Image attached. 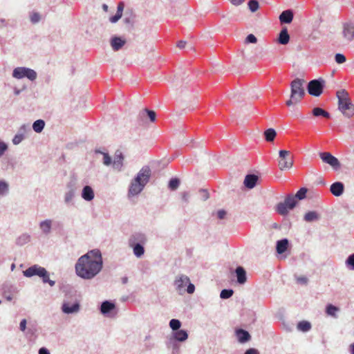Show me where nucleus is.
<instances>
[{
  "instance_id": "obj_1",
  "label": "nucleus",
  "mask_w": 354,
  "mask_h": 354,
  "mask_svg": "<svg viewBox=\"0 0 354 354\" xmlns=\"http://www.w3.org/2000/svg\"><path fill=\"white\" fill-rule=\"evenodd\" d=\"M103 259L99 249H93L79 257L75 265L76 274L85 280L95 278L102 270Z\"/></svg>"
},
{
  "instance_id": "obj_2",
  "label": "nucleus",
  "mask_w": 354,
  "mask_h": 354,
  "mask_svg": "<svg viewBox=\"0 0 354 354\" xmlns=\"http://www.w3.org/2000/svg\"><path fill=\"white\" fill-rule=\"evenodd\" d=\"M151 174V171L149 167L144 166L140 169L129 184L128 189V196L129 198L138 196L142 192L149 183Z\"/></svg>"
},
{
  "instance_id": "obj_3",
  "label": "nucleus",
  "mask_w": 354,
  "mask_h": 354,
  "mask_svg": "<svg viewBox=\"0 0 354 354\" xmlns=\"http://www.w3.org/2000/svg\"><path fill=\"white\" fill-rule=\"evenodd\" d=\"M147 243V237L145 233L136 232L128 239V245L132 249L134 256L141 258L145 254V245Z\"/></svg>"
},
{
  "instance_id": "obj_4",
  "label": "nucleus",
  "mask_w": 354,
  "mask_h": 354,
  "mask_svg": "<svg viewBox=\"0 0 354 354\" xmlns=\"http://www.w3.org/2000/svg\"><path fill=\"white\" fill-rule=\"evenodd\" d=\"M338 109L347 118L354 115V104L351 102L348 93L345 89L337 91Z\"/></svg>"
},
{
  "instance_id": "obj_5",
  "label": "nucleus",
  "mask_w": 354,
  "mask_h": 354,
  "mask_svg": "<svg viewBox=\"0 0 354 354\" xmlns=\"http://www.w3.org/2000/svg\"><path fill=\"white\" fill-rule=\"evenodd\" d=\"M23 274L26 277H32L38 276L41 278L43 283H48L51 287L54 286L55 281L50 280L49 278V273L46 268L37 264H35L26 270L23 271Z\"/></svg>"
},
{
  "instance_id": "obj_6",
  "label": "nucleus",
  "mask_w": 354,
  "mask_h": 354,
  "mask_svg": "<svg viewBox=\"0 0 354 354\" xmlns=\"http://www.w3.org/2000/svg\"><path fill=\"white\" fill-rule=\"evenodd\" d=\"M340 39L344 43H350L354 39V21H347L342 24L339 34Z\"/></svg>"
},
{
  "instance_id": "obj_7",
  "label": "nucleus",
  "mask_w": 354,
  "mask_h": 354,
  "mask_svg": "<svg viewBox=\"0 0 354 354\" xmlns=\"http://www.w3.org/2000/svg\"><path fill=\"white\" fill-rule=\"evenodd\" d=\"M278 165L280 170L290 169L293 165V157L287 150L279 151Z\"/></svg>"
},
{
  "instance_id": "obj_8",
  "label": "nucleus",
  "mask_w": 354,
  "mask_h": 354,
  "mask_svg": "<svg viewBox=\"0 0 354 354\" xmlns=\"http://www.w3.org/2000/svg\"><path fill=\"white\" fill-rule=\"evenodd\" d=\"M12 77L16 79L28 78L30 81H34L37 77L35 71L27 67H17L12 71Z\"/></svg>"
},
{
  "instance_id": "obj_9",
  "label": "nucleus",
  "mask_w": 354,
  "mask_h": 354,
  "mask_svg": "<svg viewBox=\"0 0 354 354\" xmlns=\"http://www.w3.org/2000/svg\"><path fill=\"white\" fill-rule=\"evenodd\" d=\"M304 81L297 78L291 84V98L297 100H301L305 95V91L303 86Z\"/></svg>"
},
{
  "instance_id": "obj_10",
  "label": "nucleus",
  "mask_w": 354,
  "mask_h": 354,
  "mask_svg": "<svg viewBox=\"0 0 354 354\" xmlns=\"http://www.w3.org/2000/svg\"><path fill=\"white\" fill-rule=\"evenodd\" d=\"M66 189L64 194V203L66 205H74L77 187L75 183L71 181L66 184Z\"/></svg>"
},
{
  "instance_id": "obj_11",
  "label": "nucleus",
  "mask_w": 354,
  "mask_h": 354,
  "mask_svg": "<svg viewBox=\"0 0 354 354\" xmlns=\"http://www.w3.org/2000/svg\"><path fill=\"white\" fill-rule=\"evenodd\" d=\"M61 310L62 312L66 315L76 314L80 310V304L77 299L71 301L64 299L61 306Z\"/></svg>"
},
{
  "instance_id": "obj_12",
  "label": "nucleus",
  "mask_w": 354,
  "mask_h": 354,
  "mask_svg": "<svg viewBox=\"0 0 354 354\" xmlns=\"http://www.w3.org/2000/svg\"><path fill=\"white\" fill-rule=\"evenodd\" d=\"M297 204V201L292 195H288L284 202L277 205V210L281 215H286L289 209H293Z\"/></svg>"
},
{
  "instance_id": "obj_13",
  "label": "nucleus",
  "mask_w": 354,
  "mask_h": 354,
  "mask_svg": "<svg viewBox=\"0 0 354 354\" xmlns=\"http://www.w3.org/2000/svg\"><path fill=\"white\" fill-rule=\"evenodd\" d=\"M325 85V81L322 79L311 80L308 84V91L310 95L318 97L323 91Z\"/></svg>"
},
{
  "instance_id": "obj_14",
  "label": "nucleus",
  "mask_w": 354,
  "mask_h": 354,
  "mask_svg": "<svg viewBox=\"0 0 354 354\" xmlns=\"http://www.w3.org/2000/svg\"><path fill=\"white\" fill-rule=\"evenodd\" d=\"M319 156L322 160L329 165L333 169L337 171L341 168V163L339 160L329 152H320Z\"/></svg>"
},
{
  "instance_id": "obj_15",
  "label": "nucleus",
  "mask_w": 354,
  "mask_h": 354,
  "mask_svg": "<svg viewBox=\"0 0 354 354\" xmlns=\"http://www.w3.org/2000/svg\"><path fill=\"white\" fill-rule=\"evenodd\" d=\"M189 281V278L185 274H179L176 277L174 285L179 295L185 292V286Z\"/></svg>"
},
{
  "instance_id": "obj_16",
  "label": "nucleus",
  "mask_w": 354,
  "mask_h": 354,
  "mask_svg": "<svg viewBox=\"0 0 354 354\" xmlns=\"http://www.w3.org/2000/svg\"><path fill=\"white\" fill-rule=\"evenodd\" d=\"M115 308V305L111 301H104L100 306V313L107 317H113L111 313Z\"/></svg>"
},
{
  "instance_id": "obj_17",
  "label": "nucleus",
  "mask_w": 354,
  "mask_h": 354,
  "mask_svg": "<svg viewBox=\"0 0 354 354\" xmlns=\"http://www.w3.org/2000/svg\"><path fill=\"white\" fill-rule=\"evenodd\" d=\"M53 222V220L50 218L39 222V227L42 234L48 236L51 233Z\"/></svg>"
},
{
  "instance_id": "obj_18",
  "label": "nucleus",
  "mask_w": 354,
  "mask_h": 354,
  "mask_svg": "<svg viewBox=\"0 0 354 354\" xmlns=\"http://www.w3.org/2000/svg\"><path fill=\"white\" fill-rule=\"evenodd\" d=\"M188 337L187 331L180 329L175 332H172L171 335L169 337L174 339L178 342H184L188 339Z\"/></svg>"
},
{
  "instance_id": "obj_19",
  "label": "nucleus",
  "mask_w": 354,
  "mask_h": 354,
  "mask_svg": "<svg viewBox=\"0 0 354 354\" xmlns=\"http://www.w3.org/2000/svg\"><path fill=\"white\" fill-rule=\"evenodd\" d=\"M81 196L86 201H91L95 197L93 189L89 185H85L82 190Z\"/></svg>"
},
{
  "instance_id": "obj_20",
  "label": "nucleus",
  "mask_w": 354,
  "mask_h": 354,
  "mask_svg": "<svg viewBox=\"0 0 354 354\" xmlns=\"http://www.w3.org/2000/svg\"><path fill=\"white\" fill-rule=\"evenodd\" d=\"M125 43V39L120 37L114 36L111 39V46L115 51H118L121 49Z\"/></svg>"
},
{
  "instance_id": "obj_21",
  "label": "nucleus",
  "mask_w": 354,
  "mask_h": 354,
  "mask_svg": "<svg viewBox=\"0 0 354 354\" xmlns=\"http://www.w3.org/2000/svg\"><path fill=\"white\" fill-rule=\"evenodd\" d=\"M235 333L238 341L241 344L248 342L251 338L250 333L241 328L236 330Z\"/></svg>"
},
{
  "instance_id": "obj_22",
  "label": "nucleus",
  "mask_w": 354,
  "mask_h": 354,
  "mask_svg": "<svg viewBox=\"0 0 354 354\" xmlns=\"http://www.w3.org/2000/svg\"><path fill=\"white\" fill-rule=\"evenodd\" d=\"M344 189V185L342 182H335L330 185V191L335 196H341Z\"/></svg>"
},
{
  "instance_id": "obj_23",
  "label": "nucleus",
  "mask_w": 354,
  "mask_h": 354,
  "mask_svg": "<svg viewBox=\"0 0 354 354\" xmlns=\"http://www.w3.org/2000/svg\"><path fill=\"white\" fill-rule=\"evenodd\" d=\"M124 157L122 153H115L113 161H112V167L116 171H121L123 167Z\"/></svg>"
},
{
  "instance_id": "obj_24",
  "label": "nucleus",
  "mask_w": 354,
  "mask_h": 354,
  "mask_svg": "<svg viewBox=\"0 0 354 354\" xmlns=\"http://www.w3.org/2000/svg\"><path fill=\"white\" fill-rule=\"evenodd\" d=\"M235 274L237 282L239 284H243L246 282L247 277L246 272L242 266H238L235 270Z\"/></svg>"
},
{
  "instance_id": "obj_25",
  "label": "nucleus",
  "mask_w": 354,
  "mask_h": 354,
  "mask_svg": "<svg viewBox=\"0 0 354 354\" xmlns=\"http://www.w3.org/2000/svg\"><path fill=\"white\" fill-rule=\"evenodd\" d=\"M279 20L282 24H290L293 19V12L290 10L283 11L279 15Z\"/></svg>"
},
{
  "instance_id": "obj_26",
  "label": "nucleus",
  "mask_w": 354,
  "mask_h": 354,
  "mask_svg": "<svg viewBox=\"0 0 354 354\" xmlns=\"http://www.w3.org/2000/svg\"><path fill=\"white\" fill-rule=\"evenodd\" d=\"M258 180V176L254 174H248L244 180V185L248 189H252L255 187Z\"/></svg>"
},
{
  "instance_id": "obj_27",
  "label": "nucleus",
  "mask_w": 354,
  "mask_h": 354,
  "mask_svg": "<svg viewBox=\"0 0 354 354\" xmlns=\"http://www.w3.org/2000/svg\"><path fill=\"white\" fill-rule=\"evenodd\" d=\"M167 348L171 349L172 354H177L180 351V345L178 342L174 339L169 337L167 341L165 342Z\"/></svg>"
},
{
  "instance_id": "obj_28",
  "label": "nucleus",
  "mask_w": 354,
  "mask_h": 354,
  "mask_svg": "<svg viewBox=\"0 0 354 354\" xmlns=\"http://www.w3.org/2000/svg\"><path fill=\"white\" fill-rule=\"evenodd\" d=\"M288 240L283 239L277 241L276 250L278 254H283L285 252L288 247Z\"/></svg>"
},
{
  "instance_id": "obj_29",
  "label": "nucleus",
  "mask_w": 354,
  "mask_h": 354,
  "mask_svg": "<svg viewBox=\"0 0 354 354\" xmlns=\"http://www.w3.org/2000/svg\"><path fill=\"white\" fill-rule=\"evenodd\" d=\"M290 36L286 28L282 29L279 35L278 42L281 44L285 45L289 42Z\"/></svg>"
},
{
  "instance_id": "obj_30",
  "label": "nucleus",
  "mask_w": 354,
  "mask_h": 354,
  "mask_svg": "<svg viewBox=\"0 0 354 354\" xmlns=\"http://www.w3.org/2000/svg\"><path fill=\"white\" fill-rule=\"evenodd\" d=\"M31 236L28 233L20 235L16 240V244L20 246L24 245L30 241Z\"/></svg>"
},
{
  "instance_id": "obj_31",
  "label": "nucleus",
  "mask_w": 354,
  "mask_h": 354,
  "mask_svg": "<svg viewBox=\"0 0 354 354\" xmlns=\"http://www.w3.org/2000/svg\"><path fill=\"white\" fill-rule=\"evenodd\" d=\"M313 115L315 117L322 116L326 118H329L330 115L328 112L324 110L320 107H315L312 111Z\"/></svg>"
},
{
  "instance_id": "obj_32",
  "label": "nucleus",
  "mask_w": 354,
  "mask_h": 354,
  "mask_svg": "<svg viewBox=\"0 0 354 354\" xmlns=\"http://www.w3.org/2000/svg\"><path fill=\"white\" fill-rule=\"evenodd\" d=\"M276 136L277 132L272 128L268 129L264 131V137L266 140L268 142H272L274 140Z\"/></svg>"
},
{
  "instance_id": "obj_33",
  "label": "nucleus",
  "mask_w": 354,
  "mask_h": 354,
  "mask_svg": "<svg viewBox=\"0 0 354 354\" xmlns=\"http://www.w3.org/2000/svg\"><path fill=\"white\" fill-rule=\"evenodd\" d=\"M304 220L306 222H313L319 218V215L315 211H310L304 215Z\"/></svg>"
},
{
  "instance_id": "obj_34",
  "label": "nucleus",
  "mask_w": 354,
  "mask_h": 354,
  "mask_svg": "<svg viewBox=\"0 0 354 354\" xmlns=\"http://www.w3.org/2000/svg\"><path fill=\"white\" fill-rule=\"evenodd\" d=\"M297 328L299 331L308 332L311 328V324L308 321H301L297 324Z\"/></svg>"
},
{
  "instance_id": "obj_35",
  "label": "nucleus",
  "mask_w": 354,
  "mask_h": 354,
  "mask_svg": "<svg viewBox=\"0 0 354 354\" xmlns=\"http://www.w3.org/2000/svg\"><path fill=\"white\" fill-rule=\"evenodd\" d=\"M45 122L43 120H37L32 124V129L36 133H40L43 131Z\"/></svg>"
},
{
  "instance_id": "obj_36",
  "label": "nucleus",
  "mask_w": 354,
  "mask_h": 354,
  "mask_svg": "<svg viewBox=\"0 0 354 354\" xmlns=\"http://www.w3.org/2000/svg\"><path fill=\"white\" fill-rule=\"evenodd\" d=\"M96 153H101L103 155V164L106 166H109L112 164V159L107 153L101 151L100 149L95 150Z\"/></svg>"
},
{
  "instance_id": "obj_37",
  "label": "nucleus",
  "mask_w": 354,
  "mask_h": 354,
  "mask_svg": "<svg viewBox=\"0 0 354 354\" xmlns=\"http://www.w3.org/2000/svg\"><path fill=\"white\" fill-rule=\"evenodd\" d=\"M30 131V125L28 124H24L20 126V127L17 130V133L21 134L24 138H26V136L28 132Z\"/></svg>"
},
{
  "instance_id": "obj_38",
  "label": "nucleus",
  "mask_w": 354,
  "mask_h": 354,
  "mask_svg": "<svg viewBox=\"0 0 354 354\" xmlns=\"http://www.w3.org/2000/svg\"><path fill=\"white\" fill-rule=\"evenodd\" d=\"M181 322L177 319H172L169 322V327L171 328L173 332L180 330Z\"/></svg>"
},
{
  "instance_id": "obj_39",
  "label": "nucleus",
  "mask_w": 354,
  "mask_h": 354,
  "mask_svg": "<svg viewBox=\"0 0 354 354\" xmlns=\"http://www.w3.org/2000/svg\"><path fill=\"white\" fill-rule=\"evenodd\" d=\"M338 311H339V308L332 304H328L326 306V313L330 316L336 317H337L336 313Z\"/></svg>"
},
{
  "instance_id": "obj_40",
  "label": "nucleus",
  "mask_w": 354,
  "mask_h": 354,
  "mask_svg": "<svg viewBox=\"0 0 354 354\" xmlns=\"http://www.w3.org/2000/svg\"><path fill=\"white\" fill-rule=\"evenodd\" d=\"M9 185L5 180H0V195L5 196L8 193Z\"/></svg>"
},
{
  "instance_id": "obj_41",
  "label": "nucleus",
  "mask_w": 354,
  "mask_h": 354,
  "mask_svg": "<svg viewBox=\"0 0 354 354\" xmlns=\"http://www.w3.org/2000/svg\"><path fill=\"white\" fill-rule=\"evenodd\" d=\"M180 185V180L177 178H171L169 182L168 187L171 190H176Z\"/></svg>"
},
{
  "instance_id": "obj_42",
  "label": "nucleus",
  "mask_w": 354,
  "mask_h": 354,
  "mask_svg": "<svg viewBox=\"0 0 354 354\" xmlns=\"http://www.w3.org/2000/svg\"><path fill=\"white\" fill-rule=\"evenodd\" d=\"M307 191L308 189L306 187H302L296 193L295 196L293 197L296 201L297 199L302 200L306 198Z\"/></svg>"
},
{
  "instance_id": "obj_43",
  "label": "nucleus",
  "mask_w": 354,
  "mask_h": 354,
  "mask_svg": "<svg viewBox=\"0 0 354 354\" xmlns=\"http://www.w3.org/2000/svg\"><path fill=\"white\" fill-rule=\"evenodd\" d=\"M345 263L349 270H354V253L347 257Z\"/></svg>"
},
{
  "instance_id": "obj_44",
  "label": "nucleus",
  "mask_w": 354,
  "mask_h": 354,
  "mask_svg": "<svg viewBox=\"0 0 354 354\" xmlns=\"http://www.w3.org/2000/svg\"><path fill=\"white\" fill-rule=\"evenodd\" d=\"M234 291L232 289H223L220 293L221 299H226L230 298L233 295Z\"/></svg>"
},
{
  "instance_id": "obj_45",
  "label": "nucleus",
  "mask_w": 354,
  "mask_h": 354,
  "mask_svg": "<svg viewBox=\"0 0 354 354\" xmlns=\"http://www.w3.org/2000/svg\"><path fill=\"white\" fill-rule=\"evenodd\" d=\"M41 17L39 12H32L30 14V20L32 24H37L40 21Z\"/></svg>"
},
{
  "instance_id": "obj_46",
  "label": "nucleus",
  "mask_w": 354,
  "mask_h": 354,
  "mask_svg": "<svg viewBox=\"0 0 354 354\" xmlns=\"http://www.w3.org/2000/svg\"><path fill=\"white\" fill-rule=\"evenodd\" d=\"M26 138L21 134L16 133L12 139V142L14 145H19Z\"/></svg>"
},
{
  "instance_id": "obj_47",
  "label": "nucleus",
  "mask_w": 354,
  "mask_h": 354,
  "mask_svg": "<svg viewBox=\"0 0 354 354\" xmlns=\"http://www.w3.org/2000/svg\"><path fill=\"white\" fill-rule=\"evenodd\" d=\"M8 145L5 141L0 139V158L4 156L5 153L8 151Z\"/></svg>"
},
{
  "instance_id": "obj_48",
  "label": "nucleus",
  "mask_w": 354,
  "mask_h": 354,
  "mask_svg": "<svg viewBox=\"0 0 354 354\" xmlns=\"http://www.w3.org/2000/svg\"><path fill=\"white\" fill-rule=\"evenodd\" d=\"M248 7L251 12H254L259 7V2L257 0H250L248 2Z\"/></svg>"
},
{
  "instance_id": "obj_49",
  "label": "nucleus",
  "mask_w": 354,
  "mask_h": 354,
  "mask_svg": "<svg viewBox=\"0 0 354 354\" xmlns=\"http://www.w3.org/2000/svg\"><path fill=\"white\" fill-rule=\"evenodd\" d=\"M335 60L337 64H340L344 63L346 59L344 55L342 53H337L335 55Z\"/></svg>"
},
{
  "instance_id": "obj_50",
  "label": "nucleus",
  "mask_w": 354,
  "mask_h": 354,
  "mask_svg": "<svg viewBox=\"0 0 354 354\" xmlns=\"http://www.w3.org/2000/svg\"><path fill=\"white\" fill-rule=\"evenodd\" d=\"M257 41V37L253 34H250L246 37L245 42L254 44Z\"/></svg>"
},
{
  "instance_id": "obj_51",
  "label": "nucleus",
  "mask_w": 354,
  "mask_h": 354,
  "mask_svg": "<svg viewBox=\"0 0 354 354\" xmlns=\"http://www.w3.org/2000/svg\"><path fill=\"white\" fill-rule=\"evenodd\" d=\"M145 111L147 112L150 120L151 122H154L156 120V113L153 111L146 109Z\"/></svg>"
},
{
  "instance_id": "obj_52",
  "label": "nucleus",
  "mask_w": 354,
  "mask_h": 354,
  "mask_svg": "<svg viewBox=\"0 0 354 354\" xmlns=\"http://www.w3.org/2000/svg\"><path fill=\"white\" fill-rule=\"evenodd\" d=\"M187 289L185 290V291L187 292V293L189 294H193L195 291V286L193 283H192L190 282V281H189V283L187 284Z\"/></svg>"
},
{
  "instance_id": "obj_53",
  "label": "nucleus",
  "mask_w": 354,
  "mask_h": 354,
  "mask_svg": "<svg viewBox=\"0 0 354 354\" xmlns=\"http://www.w3.org/2000/svg\"><path fill=\"white\" fill-rule=\"evenodd\" d=\"M181 199L185 203H188L189 200V194L187 192H182Z\"/></svg>"
},
{
  "instance_id": "obj_54",
  "label": "nucleus",
  "mask_w": 354,
  "mask_h": 354,
  "mask_svg": "<svg viewBox=\"0 0 354 354\" xmlns=\"http://www.w3.org/2000/svg\"><path fill=\"white\" fill-rule=\"evenodd\" d=\"M124 3L123 2H120L118 3V7H117V12H116V13L119 14L121 16H122V12H123V10H124Z\"/></svg>"
},
{
  "instance_id": "obj_55",
  "label": "nucleus",
  "mask_w": 354,
  "mask_h": 354,
  "mask_svg": "<svg viewBox=\"0 0 354 354\" xmlns=\"http://www.w3.org/2000/svg\"><path fill=\"white\" fill-rule=\"evenodd\" d=\"M121 17H122L121 15L116 13L114 16H112L111 17H110L109 21L111 23L114 24V23H116Z\"/></svg>"
},
{
  "instance_id": "obj_56",
  "label": "nucleus",
  "mask_w": 354,
  "mask_h": 354,
  "mask_svg": "<svg viewBox=\"0 0 354 354\" xmlns=\"http://www.w3.org/2000/svg\"><path fill=\"white\" fill-rule=\"evenodd\" d=\"M226 216V212L224 209H219L217 212V217L219 219H223Z\"/></svg>"
},
{
  "instance_id": "obj_57",
  "label": "nucleus",
  "mask_w": 354,
  "mask_h": 354,
  "mask_svg": "<svg viewBox=\"0 0 354 354\" xmlns=\"http://www.w3.org/2000/svg\"><path fill=\"white\" fill-rule=\"evenodd\" d=\"M26 324H27V322H26V319H23L21 322H20V324H19V329L21 330V331H25L26 328Z\"/></svg>"
},
{
  "instance_id": "obj_58",
  "label": "nucleus",
  "mask_w": 354,
  "mask_h": 354,
  "mask_svg": "<svg viewBox=\"0 0 354 354\" xmlns=\"http://www.w3.org/2000/svg\"><path fill=\"white\" fill-rule=\"evenodd\" d=\"M244 354H260L259 351L254 348H250L245 352Z\"/></svg>"
},
{
  "instance_id": "obj_59",
  "label": "nucleus",
  "mask_w": 354,
  "mask_h": 354,
  "mask_svg": "<svg viewBox=\"0 0 354 354\" xmlns=\"http://www.w3.org/2000/svg\"><path fill=\"white\" fill-rule=\"evenodd\" d=\"M298 283L301 284H306L308 282V279L305 277H299L297 279Z\"/></svg>"
},
{
  "instance_id": "obj_60",
  "label": "nucleus",
  "mask_w": 354,
  "mask_h": 354,
  "mask_svg": "<svg viewBox=\"0 0 354 354\" xmlns=\"http://www.w3.org/2000/svg\"><path fill=\"white\" fill-rule=\"evenodd\" d=\"M300 100H294L292 98L290 97V100H288L287 102H286V105L288 106H290L291 105H292L293 104H297L299 102Z\"/></svg>"
},
{
  "instance_id": "obj_61",
  "label": "nucleus",
  "mask_w": 354,
  "mask_h": 354,
  "mask_svg": "<svg viewBox=\"0 0 354 354\" xmlns=\"http://www.w3.org/2000/svg\"><path fill=\"white\" fill-rule=\"evenodd\" d=\"M155 344L151 342H145V347L147 350H151L154 347Z\"/></svg>"
},
{
  "instance_id": "obj_62",
  "label": "nucleus",
  "mask_w": 354,
  "mask_h": 354,
  "mask_svg": "<svg viewBox=\"0 0 354 354\" xmlns=\"http://www.w3.org/2000/svg\"><path fill=\"white\" fill-rule=\"evenodd\" d=\"M38 353H39V354H50L49 351L46 348H44V347L39 348Z\"/></svg>"
},
{
  "instance_id": "obj_63",
  "label": "nucleus",
  "mask_w": 354,
  "mask_h": 354,
  "mask_svg": "<svg viewBox=\"0 0 354 354\" xmlns=\"http://www.w3.org/2000/svg\"><path fill=\"white\" fill-rule=\"evenodd\" d=\"M7 26V22L4 19H0V28L6 27Z\"/></svg>"
},
{
  "instance_id": "obj_64",
  "label": "nucleus",
  "mask_w": 354,
  "mask_h": 354,
  "mask_svg": "<svg viewBox=\"0 0 354 354\" xmlns=\"http://www.w3.org/2000/svg\"><path fill=\"white\" fill-rule=\"evenodd\" d=\"M185 44H186V42H185V41H180L178 43L177 46H178L179 48H185Z\"/></svg>"
}]
</instances>
